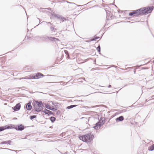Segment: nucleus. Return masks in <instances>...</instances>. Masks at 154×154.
<instances>
[{
    "mask_svg": "<svg viewBox=\"0 0 154 154\" xmlns=\"http://www.w3.org/2000/svg\"><path fill=\"white\" fill-rule=\"evenodd\" d=\"M153 8L152 7H147L139 9L136 11H134L133 12L129 13V15L137 16L139 15H143L144 14H147L150 13L153 10Z\"/></svg>",
    "mask_w": 154,
    "mask_h": 154,
    "instance_id": "nucleus-1",
    "label": "nucleus"
},
{
    "mask_svg": "<svg viewBox=\"0 0 154 154\" xmlns=\"http://www.w3.org/2000/svg\"><path fill=\"white\" fill-rule=\"evenodd\" d=\"M93 136L91 135V134H87L80 136L79 138L83 141L87 142L92 140L93 139Z\"/></svg>",
    "mask_w": 154,
    "mask_h": 154,
    "instance_id": "nucleus-2",
    "label": "nucleus"
},
{
    "mask_svg": "<svg viewBox=\"0 0 154 154\" xmlns=\"http://www.w3.org/2000/svg\"><path fill=\"white\" fill-rule=\"evenodd\" d=\"M52 17L57 18L58 19H59L60 20L62 21V22H63L64 20H65V18L59 15L54 13H53L52 14Z\"/></svg>",
    "mask_w": 154,
    "mask_h": 154,
    "instance_id": "nucleus-3",
    "label": "nucleus"
},
{
    "mask_svg": "<svg viewBox=\"0 0 154 154\" xmlns=\"http://www.w3.org/2000/svg\"><path fill=\"white\" fill-rule=\"evenodd\" d=\"M14 128L17 130L22 131L24 129V126L22 125H16L14 127Z\"/></svg>",
    "mask_w": 154,
    "mask_h": 154,
    "instance_id": "nucleus-4",
    "label": "nucleus"
},
{
    "mask_svg": "<svg viewBox=\"0 0 154 154\" xmlns=\"http://www.w3.org/2000/svg\"><path fill=\"white\" fill-rule=\"evenodd\" d=\"M20 108V105L19 103H17L16 105L14 107V109L15 111L19 110Z\"/></svg>",
    "mask_w": 154,
    "mask_h": 154,
    "instance_id": "nucleus-5",
    "label": "nucleus"
},
{
    "mask_svg": "<svg viewBox=\"0 0 154 154\" xmlns=\"http://www.w3.org/2000/svg\"><path fill=\"white\" fill-rule=\"evenodd\" d=\"M43 112L45 114H48V115H51L52 114V112L47 109H45V110H43Z\"/></svg>",
    "mask_w": 154,
    "mask_h": 154,
    "instance_id": "nucleus-6",
    "label": "nucleus"
},
{
    "mask_svg": "<svg viewBox=\"0 0 154 154\" xmlns=\"http://www.w3.org/2000/svg\"><path fill=\"white\" fill-rule=\"evenodd\" d=\"M101 125V123L100 122H98L96 124L95 126L94 127H93L95 129H98L100 128Z\"/></svg>",
    "mask_w": 154,
    "mask_h": 154,
    "instance_id": "nucleus-7",
    "label": "nucleus"
},
{
    "mask_svg": "<svg viewBox=\"0 0 154 154\" xmlns=\"http://www.w3.org/2000/svg\"><path fill=\"white\" fill-rule=\"evenodd\" d=\"M8 125H6L3 127H0V131H2L6 129L11 128Z\"/></svg>",
    "mask_w": 154,
    "mask_h": 154,
    "instance_id": "nucleus-8",
    "label": "nucleus"
},
{
    "mask_svg": "<svg viewBox=\"0 0 154 154\" xmlns=\"http://www.w3.org/2000/svg\"><path fill=\"white\" fill-rule=\"evenodd\" d=\"M41 76H44V75L41 73H38L34 76L35 79H38Z\"/></svg>",
    "mask_w": 154,
    "mask_h": 154,
    "instance_id": "nucleus-9",
    "label": "nucleus"
},
{
    "mask_svg": "<svg viewBox=\"0 0 154 154\" xmlns=\"http://www.w3.org/2000/svg\"><path fill=\"white\" fill-rule=\"evenodd\" d=\"M46 23L47 24H50V29L51 31H53L54 29L53 24L51 23L50 22H46Z\"/></svg>",
    "mask_w": 154,
    "mask_h": 154,
    "instance_id": "nucleus-10",
    "label": "nucleus"
},
{
    "mask_svg": "<svg viewBox=\"0 0 154 154\" xmlns=\"http://www.w3.org/2000/svg\"><path fill=\"white\" fill-rule=\"evenodd\" d=\"M36 104H37L38 107H42L43 104L42 102L41 101H37Z\"/></svg>",
    "mask_w": 154,
    "mask_h": 154,
    "instance_id": "nucleus-11",
    "label": "nucleus"
},
{
    "mask_svg": "<svg viewBox=\"0 0 154 154\" xmlns=\"http://www.w3.org/2000/svg\"><path fill=\"white\" fill-rule=\"evenodd\" d=\"M124 117L122 116H121L117 118L116 119V121H122L124 120Z\"/></svg>",
    "mask_w": 154,
    "mask_h": 154,
    "instance_id": "nucleus-12",
    "label": "nucleus"
},
{
    "mask_svg": "<svg viewBox=\"0 0 154 154\" xmlns=\"http://www.w3.org/2000/svg\"><path fill=\"white\" fill-rule=\"evenodd\" d=\"M45 107L48 109H50L51 110H54V108L51 107L49 105L46 104L45 105Z\"/></svg>",
    "mask_w": 154,
    "mask_h": 154,
    "instance_id": "nucleus-13",
    "label": "nucleus"
},
{
    "mask_svg": "<svg viewBox=\"0 0 154 154\" xmlns=\"http://www.w3.org/2000/svg\"><path fill=\"white\" fill-rule=\"evenodd\" d=\"M26 108L27 110H30L32 108V106L28 103L27 104L26 106Z\"/></svg>",
    "mask_w": 154,
    "mask_h": 154,
    "instance_id": "nucleus-14",
    "label": "nucleus"
},
{
    "mask_svg": "<svg viewBox=\"0 0 154 154\" xmlns=\"http://www.w3.org/2000/svg\"><path fill=\"white\" fill-rule=\"evenodd\" d=\"M42 109V107H35V110L37 112H39L41 111Z\"/></svg>",
    "mask_w": 154,
    "mask_h": 154,
    "instance_id": "nucleus-15",
    "label": "nucleus"
},
{
    "mask_svg": "<svg viewBox=\"0 0 154 154\" xmlns=\"http://www.w3.org/2000/svg\"><path fill=\"white\" fill-rule=\"evenodd\" d=\"M49 40L51 41H54L55 39L57 40V39L54 37H48Z\"/></svg>",
    "mask_w": 154,
    "mask_h": 154,
    "instance_id": "nucleus-16",
    "label": "nucleus"
},
{
    "mask_svg": "<svg viewBox=\"0 0 154 154\" xmlns=\"http://www.w3.org/2000/svg\"><path fill=\"white\" fill-rule=\"evenodd\" d=\"M76 106V105H71L70 106H68V107H67V109H71V108H73V107H75Z\"/></svg>",
    "mask_w": 154,
    "mask_h": 154,
    "instance_id": "nucleus-17",
    "label": "nucleus"
},
{
    "mask_svg": "<svg viewBox=\"0 0 154 154\" xmlns=\"http://www.w3.org/2000/svg\"><path fill=\"white\" fill-rule=\"evenodd\" d=\"M55 118L54 117H51L50 118V120L52 122H54L55 120Z\"/></svg>",
    "mask_w": 154,
    "mask_h": 154,
    "instance_id": "nucleus-18",
    "label": "nucleus"
},
{
    "mask_svg": "<svg viewBox=\"0 0 154 154\" xmlns=\"http://www.w3.org/2000/svg\"><path fill=\"white\" fill-rule=\"evenodd\" d=\"M99 38V37H96L95 38H94L92 39H91V40H90V41L89 42H91V41H95L96 39H97L98 38Z\"/></svg>",
    "mask_w": 154,
    "mask_h": 154,
    "instance_id": "nucleus-19",
    "label": "nucleus"
},
{
    "mask_svg": "<svg viewBox=\"0 0 154 154\" xmlns=\"http://www.w3.org/2000/svg\"><path fill=\"white\" fill-rule=\"evenodd\" d=\"M35 118H36V116H30V119L32 120Z\"/></svg>",
    "mask_w": 154,
    "mask_h": 154,
    "instance_id": "nucleus-20",
    "label": "nucleus"
},
{
    "mask_svg": "<svg viewBox=\"0 0 154 154\" xmlns=\"http://www.w3.org/2000/svg\"><path fill=\"white\" fill-rule=\"evenodd\" d=\"M97 50L98 51V52H100V45H99L97 48Z\"/></svg>",
    "mask_w": 154,
    "mask_h": 154,
    "instance_id": "nucleus-21",
    "label": "nucleus"
},
{
    "mask_svg": "<svg viewBox=\"0 0 154 154\" xmlns=\"http://www.w3.org/2000/svg\"><path fill=\"white\" fill-rule=\"evenodd\" d=\"M154 149V144L151 147L150 149H149V150L152 151Z\"/></svg>",
    "mask_w": 154,
    "mask_h": 154,
    "instance_id": "nucleus-22",
    "label": "nucleus"
},
{
    "mask_svg": "<svg viewBox=\"0 0 154 154\" xmlns=\"http://www.w3.org/2000/svg\"><path fill=\"white\" fill-rule=\"evenodd\" d=\"M11 143V140H8L7 141V143H8L9 144H10Z\"/></svg>",
    "mask_w": 154,
    "mask_h": 154,
    "instance_id": "nucleus-23",
    "label": "nucleus"
},
{
    "mask_svg": "<svg viewBox=\"0 0 154 154\" xmlns=\"http://www.w3.org/2000/svg\"><path fill=\"white\" fill-rule=\"evenodd\" d=\"M1 144H7V141H3L1 143Z\"/></svg>",
    "mask_w": 154,
    "mask_h": 154,
    "instance_id": "nucleus-24",
    "label": "nucleus"
},
{
    "mask_svg": "<svg viewBox=\"0 0 154 154\" xmlns=\"http://www.w3.org/2000/svg\"><path fill=\"white\" fill-rule=\"evenodd\" d=\"M65 52L66 54H68V51H67L65 50Z\"/></svg>",
    "mask_w": 154,
    "mask_h": 154,
    "instance_id": "nucleus-25",
    "label": "nucleus"
},
{
    "mask_svg": "<svg viewBox=\"0 0 154 154\" xmlns=\"http://www.w3.org/2000/svg\"><path fill=\"white\" fill-rule=\"evenodd\" d=\"M48 83H58V82H48Z\"/></svg>",
    "mask_w": 154,
    "mask_h": 154,
    "instance_id": "nucleus-26",
    "label": "nucleus"
},
{
    "mask_svg": "<svg viewBox=\"0 0 154 154\" xmlns=\"http://www.w3.org/2000/svg\"><path fill=\"white\" fill-rule=\"evenodd\" d=\"M5 149H8V150H11V151H15L14 150H12V149H8V148H5Z\"/></svg>",
    "mask_w": 154,
    "mask_h": 154,
    "instance_id": "nucleus-27",
    "label": "nucleus"
},
{
    "mask_svg": "<svg viewBox=\"0 0 154 154\" xmlns=\"http://www.w3.org/2000/svg\"><path fill=\"white\" fill-rule=\"evenodd\" d=\"M47 76H55L54 75H47Z\"/></svg>",
    "mask_w": 154,
    "mask_h": 154,
    "instance_id": "nucleus-28",
    "label": "nucleus"
},
{
    "mask_svg": "<svg viewBox=\"0 0 154 154\" xmlns=\"http://www.w3.org/2000/svg\"><path fill=\"white\" fill-rule=\"evenodd\" d=\"M41 38H42V39H43V40H44V39H46V38L45 37H41Z\"/></svg>",
    "mask_w": 154,
    "mask_h": 154,
    "instance_id": "nucleus-29",
    "label": "nucleus"
},
{
    "mask_svg": "<svg viewBox=\"0 0 154 154\" xmlns=\"http://www.w3.org/2000/svg\"><path fill=\"white\" fill-rule=\"evenodd\" d=\"M111 87V85H109V86H108V88H110Z\"/></svg>",
    "mask_w": 154,
    "mask_h": 154,
    "instance_id": "nucleus-30",
    "label": "nucleus"
},
{
    "mask_svg": "<svg viewBox=\"0 0 154 154\" xmlns=\"http://www.w3.org/2000/svg\"><path fill=\"white\" fill-rule=\"evenodd\" d=\"M48 26H51L50 24H47Z\"/></svg>",
    "mask_w": 154,
    "mask_h": 154,
    "instance_id": "nucleus-31",
    "label": "nucleus"
},
{
    "mask_svg": "<svg viewBox=\"0 0 154 154\" xmlns=\"http://www.w3.org/2000/svg\"><path fill=\"white\" fill-rule=\"evenodd\" d=\"M26 78H20V79H25Z\"/></svg>",
    "mask_w": 154,
    "mask_h": 154,
    "instance_id": "nucleus-32",
    "label": "nucleus"
},
{
    "mask_svg": "<svg viewBox=\"0 0 154 154\" xmlns=\"http://www.w3.org/2000/svg\"><path fill=\"white\" fill-rule=\"evenodd\" d=\"M48 9V10H50L51 9V8H47Z\"/></svg>",
    "mask_w": 154,
    "mask_h": 154,
    "instance_id": "nucleus-33",
    "label": "nucleus"
},
{
    "mask_svg": "<svg viewBox=\"0 0 154 154\" xmlns=\"http://www.w3.org/2000/svg\"><path fill=\"white\" fill-rule=\"evenodd\" d=\"M59 82L62 83V82H62V81H61V82Z\"/></svg>",
    "mask_w": 154,
    "mask_h": 154,
    "instance_id": "nucleus-34",
    "label": "nucleus"
},
{
    "mask_svg": "<svg viewBox=\"0 0 154 154\" xmlns=\"http://www.w3.org/2000/svg\"><path fill=\"white\" fill-rule=\"evenodd\" d=\"M89 41H87L86 42H89Z\"/></svg>",
    "mask_w": 154,
    "mask_h": 154,
    "instance_id": "nucleus-35",
    "label": "nucleus"
}]
</instances>
